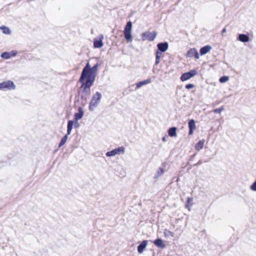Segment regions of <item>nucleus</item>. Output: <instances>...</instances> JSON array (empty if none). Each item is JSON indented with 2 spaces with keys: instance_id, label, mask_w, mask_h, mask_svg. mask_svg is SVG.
<instances>
[{
  "instance_id": "f257e3e1",
  "label": "nucleus",
  "mask_w": 256,
  "mask_h": 256,
  "mask_svg": "<svg viewBox=\"0 0 256 256\" xmlns=\"http://www.w3.org/2000/svg\"><path fill=\"white\" fill-rule=\"evenodd\" d=\"M79 82L81 84L80 90L78 92L80 96V100L82 104L84 106L86 104L88 100L90 98L91 94L90 88L93 85L94 82L88 79H79Z\"/></svg>"
},
{
  "instance_id": "f03ea898",
  "label": "nucleus",
  "mask_w": 256,
  "mask_h": 256,
  "mask_svg": "<svg viewBox=\"0 0 256 256\" xmlns=\"http://www.w3.org/2000/svg\"><path fill=\"white\" fill-rule=\"evenodd\" d=\"M102 98L100 92H97L92 95L89 104L88 108L90 111H93L98 106Z\"/></svg>"
},
{
  "instance_id": "7ed1b4c3",
  "label": "nucleus",
  "mask_w": 256,
  "mask_h": 256,
  "mask_svg": "<svg viewBox=\"0 0 256 256\" xmlns=\"http://www.w3.org/2000/svg\"><path fill=\"white\" fill-rule=\"evenodd\" d=\"M132 22L128 21L127 22L124 30V38L128 42H132Z\"/></svg>"
},
{
  "instance_id": "20e7f679",
  "label": "nucleus",
  "mask_w": 256,
  "mask_h": 256,
  "mask_svg": "<svg viewBox=\"0 0 256 256\" xmlns=\"http://www.w3.org/2000/svg\"><path fill=\"white\" fill-rule=\"evenodd\" d=\"M15 88L16 86L12 81L7 80L0 83V90H11Z\"/></svg>"
},
{
  "instance_id": "39448f33",
  "label": "nucleus",
  "mask_w": 256,
  "mask_h": 256,
  "mask_svg": "<svg viewBox=\"0 0 256 256\" xmlns=\"http://www.w3.org/2000/svg\"><path fill=\"white\" fill-rule=\"evenodd\" d=\"M125 152V148L124 147L122 146L120 147H118V148H116L112 150L106 152V155L107 156H114L116 154H124Z\"/></svg>"
},
{
  "instance_id": "423d86ee",
  "label": "nucleus",
  "mask_w": 256,
  "mask_h": 256,
  "mask_svg": "<svg viewBox=\"0 0 256 256\" xmlns=\"http://www.w3.org/2000/svg\"><path fill=\"white\" fill-rule=\"evenodd\" d=\"M156 32H146L142 34V41L148 40L149 41H153L156 37Z\"/></svg>"
},
{
  "instance_id": "0eeeda50",
  "label": "nucleus",
  "mask_w": 256,
  "mask_h": 256,
  "mask_svg": "<svg viewBox=\"0 0 256 256\" xmlns=\"http://www.w3.org/2000/svg\"><path fill=\"white\" fill-rule=\"evenodd\" d=\"M197 73L196 70H192L187 72L183 74L180 76V80L182 82L186 81L195 76Z\"/></svg>"
},
{
  "instance_id": "6e6552de",
  "label": "nucleus",
  "mask_w": 256,
  "mask_h": 256,
  "mask_svg": "<svg viewBox=\"0 0 256 256\" xmlns=\"http://www.w3.org/2000/svg\"><path fill=\"white\" fill-rule=\"evenodd\" d=\"M99 66H100V64L98 63H97L94 66L92 67H91V68H90V74H89L88 78H87L88 80L94 82L95 78L96 77V72L97 71Z\"/></svg>"
},
{
  "instance_id": "1a4fd4ad",
  "label": "nucleus",
  "mask_w": 256,
  "mask_h": 256,
  "mask_svg": "<svg viewBox=\"0 0 256 256\" xmlns=\"http://www.w3.org/2000/svg\"><path fill=\"white\" fill-rule=\"evenodd\" d=\"M90 68L91 67L90 65L89 62H88L86 66L84 68L80 78L87 79L88 78L89 74H90Z\"/></svg>"
},
{
  "instance_id": "9d476101",
  "label": "nucleus",
  "mask_w": 256,
  "mask_h": 256,
  "mask_svg": "<svg viewBox=\"0 0 256 256\" xmlns=\"http://www.w3.org/2000/svg\"><path fill=\"white\" fill-rule=\"evenodd\" d=\"M17 54H18V52L16 50H13L10 52H2L0 55V57L2 58L5 59V60H8V59L11 58L12 57L16 56Z\"/></svg>"
},
{
  "instance_id": "9b49d317",
  "label": "nucleus",
  "mask_w": 256,
  "mask_h": 256,
  "mask_svg": "<svg viewBox=\"0 0 256 256\" xmlns=\"http://www.w3.org/2000/svg\"><path fill=\"white\" fill-rule=\"evenodd\" d=\"M104 39V36L102 34H100L99 36L98 39L94 38V48H102L104 44L102 42V40Z\"/></svg>"
},
{
  "instance_id": "f8f14e48",
  "label": "nucleus",
  "mask_w": 256,
  "mask_h": 256,
  "mask_svg": "<svg viewBox=\"0 0 256 256\" xmlns=\"http://www.w3.org/2000/svg\"><path fill=\"white\" fill-rule=\"evenodd\" d=\"M158 50L162 52H165L168 48V44L167 42H160L157 44Z\"/></svg>"
},
{
  "instance_id": "ddd939ff",
  "label": "nucleus",
  "mask_w": 256,
  "mask_h": 256,
  "mask_svg": "<svg viewBox=\"0 0 256 256\" xmlns=\"http://www.w3.org/2000/svg\"><path fill=\"white\" fill-rule=\"evenodd\" d=\"M237 40L242 42H248L250 41V38L248 34H241L238 35Z\"/></svg>"
},
{
  "instance_id": "4468645a",
  "label": "nucleus",
  "mask_w": 256,
  "mask_h": 256,
  "mask_svg": "<svg viewBox=\"0 0 256 256\" xmlns=\"http://www.w3.org/2000/svg\"><path fill=\"white\" fill-rule=\"evenodd\" d=\"M78 112L75 113L74 116V120L78 122V120L81 119L83 116H84V111L82 110V108L80 107L78 108Z\"/></svg>"
},
{
  "instance_id": "2eb2a0df",
  "label": "nucleus",
  "mask_w": 256,
  "mask_h": 256,
  "mask_svg": "<svg viewBox=\"0 0 256 256\" xmlns=\"http://www.w3.org/2000/svg\"><path fill=\"white\" fill-rule=\"evenodd\" d=\"M148 244V241L146 240H143L138 246V253L142 254L144 250L146 248Z\"/></svg>"
},
{
  "instance_id": "dca6fc26",
  "label": "nucleus",
  "mask_w": 256,
  "mask_h": 256,
  "mask_svg": "<svg viewBox=\"0 0 256 256\" xmlns=\"http://www.w3.org/2000/svg\"><path fill=\"white\" fill-rule=\"evenodd\" d=\"M212 50V46L208 45L202 47L200 50V54L202 56L208 52Z\"/></svg>"
},
{
  "instance_id": "f3484780",
  "label": "nucleus",
  "mask_w": 256,
  "mask_h": 256,
  "mask_svg": "<svg viewBox=\"0 0 256 256\" xmlns=\"http://www.w3.org/2000/svg\"><path fill=\"white\" fill-rule=\"evenodd\" d=\"M154 244L158 248H164L166 247V245L163 243L161 238H158L154 242Z\"/></svg>"
},
{
  "instance_id": "a211bd4d",
  "label": "nucleus",
  "mask_w": 256,
  "mask_h": 256,
  "mask_svg": "<svg viewBox=\"0 0 256 256\" xmlns=\"http://www.w3.org/2000/svg\"><path fill=\"white\" fill-rule=\"evenodd\" d=\"M152 82L150 78H148L146 80H145L139 82H138L136 84V88H140V87H142L144 85H146L147 84H148Z\"/></svg>"
},
{
  "instance_id": "6ab92c4d",
  "label": "nucleus",
  "mask_w": 256,
  "mask_h": 256,
  "mask_svg": "<svg viewBox=\"0 0 256 256\" xmlns=\"http://www.w3.org/2000/svg\"><path fill=\"white\" fill-rule=\"evenodd\" d=\"M168 136L170 137H176V128L172 127L168 130Z\"/></svg>"
},
{
  "instance_id": "aec40b11",
  "label": "nucleus",
  "mask_w": 256,
  "mask_h": 256,
  "mask_svg": "<svg viewBox=\"0 0 256 256\" xmlns=\"http://www.w3.org/2000/svg\"><path fill=\"white\" fill-rule=\"evenodd\" d=\"M74 122L72 120H68V122L67 126V134L70 135L71 134L72 130L73 128Z\"/></svg>"
},
{
  "instance_id": "412c9836",
  "label": "nucleus",
  "mask_w": 256,
  "mask_h": 256,
  "mask_svg": "<svg viewBox=\"0 0 256 256\" xmlns=\"http://www.w3.org/2000/svg\"><path fill=\"white\" fill-rule=\"evenodd\" d=\"M162 53L160 52L157 50L156 53V62L155 65H158L160 62V58L162 56Z\"/></svg>"
},
{
  "instance_id": "4be33fe9",
  "label": "nucleus",
  "mask_w": 256,
  "mask_h": 256,
  "mask_svg": "<svg viewBox=\"0 0 256 256\" xmlns=\"http://www.w3.org/2000/svg\"><path fill=\"white\" fill-rule=\"evenodd\" d=\"M204 140H200L199 141L196 145L195 148L197 150L199 151L201 149H202L204 147Z\"/></svg>"
},
{
  "instance_id": "5701e85b",
  "label": "nucleus",
  "mask_w": 256,
  "mask_h": 256,
  "mask_svg": "<svg viewBox=\"0 0 256 256\" xmlns=\"http://www.w3.org/2000/svg\"><path fill=\"white\" fill-rule=\"evenodd\" d=\"M0 29L2 30V32L4 34H10L11 30L9 28L6 26H2L0 27Z\"/></svg>"
},
{
  "instance_id": "b1692460",
  "label": "nucleus",
  "mask_w": 256,
  "mask_h": 256,
  "mask_svg": "<svg viewBox=\"0 0 256 256\" xmlns=\"http://www.w3.org/2000/svg\"><path fill=\"white\" fill-rule=\"evenodd\" d=\"M188 125L189 129H193V130L196 129V124H195V121L194 120H193V119L190 120L188 121Z\"/></svg>"
},
{
  "instance_id": "393cba45",
  "label": "nucleus",
  "mask_w": 256,
  "mask_h": 256,
  "mask_svg": "<svg viewBox=\"0 0 256 256\" xmlns=\"http://www.w3.org/2000/svg\"><path fill=\"white\" fill-rule=\"evenodd\" d=\"M68 134H66L62 138V140H60V142L59 144V145H58V147L60 148L61 146H62L63 145H64L65 144V143L66 142L67 140H68Z\"/></svg>"
},
{
  "instance_id": "a878e982",
  "label": "nucleus",
  "mask_w": 256,
  "mask_h": 256,
  "mask_svg": "<svg viewBox=\"0 0 256 256\" xmlns=\"http://www.w3.org/2000/svg\"><path fill=\"white\" fill-rule=\"evenodd\" d=\"M164 234L165 237L168 238L170 236L174 237V234L171 231L165 229L164 232Z\"/></svg>"
},
{
  "instance_id": "bb28decb",
  "label": "nucleus",
  "mask_w": 256,
  "mask_h": 256,
  "mask_svg": "<svg viewBox=\"0 0 256 256\" xmlns=\"http://www.w3.org/2000/svg\"><path fill=\"white\" fill-rule=\"evenodd\" d=\"M196 50L194 48H190L186 54V56L188 57H193Z\"/></svg>"
},
{
  "instance_id": "cd10ccee",
  "label": "nucleus",
  "mask_w": 256,
  "mask_h": 256,
  "mask_svg": "<svg viewBox=\"0 0 256 256\" xmlns=\"http://www.w3.org/2000/svg\"><path fill=\"white\" fill-rule=\"evenodd\" d=\"M164 169L161 168H158V172H156V173L155 174L154 178H158L159 176H162L164 174Z\"/></svg>"
},
{
  "instance_id": "c85d7f7f",
  "label": "nucleus",
  "mask_w": 256,
  "mask_h": 256,
  "mask_svg": "<svg viewBox=\"0 0 256 256\" xmlns=\"http://www.w3.org/2000/svg\"><path fill=\"white\" fill-rule=\"evenodd\" d=\"M228 80L229 77L228 76H224L220 78L219 79V82L221 83H224L228 82Z\"/></svg>"
},
{
  "instance_id": "c756f323",
  "label": "nucleus",
  "mask_w": 256,
  "mask_h": 256,
  "mask_svg": "<svg viewBox=\"0 0 256 256\" xmlns=\"http://www.w3.org/2000/svg\"><path fill=\"white\" fill-rule=\"evenodd\" d=\"M250 190L254 192H256V180L250 186Z\"/></svg>"
},
{
  "instance_id": "7c9ffc66",
  "label": "nucleus",
  "mask_w": 256,
  "mask_h": 256,
  "mask_svg": "<svg viewBox=\"0 0 256 256\" xmlns=\"http://www.w3.org/2000/svg\"><path fill=\"white\" fill-rule=\"evenodd\" d=\"M224 110V107L222 106L218 108L214 109V112L216 114H220Z\"/></svg>"
},
{
  "instance_id": "2f4dec72",
  "label": "nucleus",
  "mask_w": 256,
  "mask_h": 256,
  "mask_svg": "<svg viewBox=\"0 0 256 256\" xmlns=\"http://www.w3.org/2000/svg\"><path fill=\"white\" fill-rule=\"evenodd\" d=\"M194 87V85L192 84H188L186 85L185 88L188 90Z\"/></svg>"
},
{
  "instance_id": "473e14b6",
  "label": "nucleus",
  "mask_w": 256,
  "mask_h": 256,
  "mask_svg": "<svg viewBox=\"0 0 256 256\" xmlns=\"http://www.w3.org/2000/svg\"><path fill=\"white\" fill-rule=\"evenodd\" d=\"M193 200V198H187V200H186V202H187V204H189Z\"/></svg>"
},
{
  "instance_id": "72a5a7b5",
  "label": "nucleus",
  "mask_w": 256,
  "mask_h": 256,
  "mask_svg": "<svg viewBox=\"0 0 256 256\" xmlns=\"http://www.w3.org/2000/svg\"><path fill=\"white\" fill-rule=\"evenodd\" d=\"M194 57L195 58H196V59H198L199 58L200 56H199V54H198V52L197 50H196V52H195V54H194Z\"/></svg>"
},
{
  "instance_id": "f704fd0d",
  "label": "nucleus",
  "mask_w": 256,
  "mask_h": 256,
  "mask_svg": "<svg viewBox=\"0 0 256 256\" xmlns=\"http://www.w3.org/2000/svg\"><path fill=\"white\" fill-rule=\"evenodd\" d=\"M194 130H193V129H189L188 134H189L190 135L192 134H193V132H194Z\"/></svg>"
},
{
  "instance_id": "c9c22d12",
  "label": "nucleus",
  "mask_w": 256,
  "mask_h": 256,
  "mask_svg": "<svg viewBox=\"0 0 256 256\" xmlns=\"http://www.w3.org/2000/svg\"><path fill=\"white\" fill-rule=\"evenodd\" d=\"M226 32V28H224L222 29V34H224V33H225Z\"/></svg>"
},
{
  "instance_id": "e433bc0d",
  "label": "nucleus",
  "mask_w": 256,
  "mask_h": 256,
  "mask_svg": "<svg viewBox=\"0 0 256 256\" xmlns=\"http://www.w3.org/2000/svg\"><path fill=\"white\" fill-rule=\"evenodd\" d=\"M162 140L163 142H166V136H164L162 138Z\"/></svg>"
},
{
  "instance_id": "4c0bfd02",
  "label": "nucleus",
  "mask_w": 256,
  "mask_h": 256,
  "mask_svg": "<svg viewBox=\"0 0 256 256\" xmlns=\"http://www.w3.org/2000/svg\"><path fill=\"white\" fill-rule=\"evenodd\" d=\"M202 164V162H201L200 161H199V162H198L197 164Z\"/></svg>"
}]
</instances>
